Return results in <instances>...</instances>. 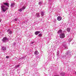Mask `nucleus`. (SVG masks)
Instances as JSON below:
<instances>
[{
	"instance_id": "6",
	"label": "nucleus",
	"mask_w": 76,
	"mask_h": 76,
	"mask_svg": "<svg viewBox=\"0 0 76 76\" xmlns=\"http://www.w3.org/2000/svg\"><path fill=\"white\" fill-rule=\"evenodd\" d=\"M63 46L64 47V48H66V49H67L68 48L67 47V45H66V42L63 44Z\"/></svg>"
},
{
	"instance_id": "33",
	"label": "nucleus",
	"mask_w": 76,
	"mask_h": 76,
	"mask_svg": "<svg viewBox=\"0 0 76 76\" xmlns=\"http://www.w3.org/2000/svg\"><path fill=\"white\" fill-rule=\"evenodd\" d=\"M67 54H68V53H67Z\"/></svg>"
},
{
	"instance_id": "30",
	"label": "nucleus",
	"mask_w": 76,
	"mask_h": 76,
	"mask_svg": "<svg viewBox=\"0 0 76 76\" xmlns=\"http://www.w3.org/2000/svg\"><path fill=\"white\" fill-rule=\"evenodd\" d=\"M14 45H15V44H16V43H14Z\"/></svg>"
},
{
	"instance_id": "11",
	"label": "nucleus",
	"mask_w": 76,
	"mask_h": 76,
	"mask_svg": "<svg viewBox=\"0 0 76 76\" xmlns=\"http://www.w3.org/2000/svg\"><path fill=\"white\" fill-rule=\"evenodd\" d=\"M62 32V30L61 29L59 30L57 32L58 34H61Z\"/></svg>"
},
{
	"instance_id": "34",
	"label": "nucleus",
	"mask_w": 76,
	"mask_h": 76,
	"mask_svg": "<svg viewBox=\"0 0 76 76\" xmlns=\"http://www.w3.org/2000/svg\"><path fill=\"white\" fill-rule=\"evenodd\" d=\"M2 35H4V34H2Z\"/></svg>"
},
{
	"instance_id": "2",
	"label": "nucleus",
	"mask_w": 76,
	"mask_h": 76,
	"mask_svg": "<svg viewBox=\"0 0 76 76\" xmlns=\"http://www.w3.org/2000/svg\"><path fill=\"white\" fill-rule=\"evenodd\" d=\"M2 41L3 42H8V41H9V39L8 38H7V37H4L3 38Z\"/></svg>"
},
{
	"instance_id": "12",
	"label": "nucleus",
	"mask_w": 76,
	"mask_h": 76,
	"mask_svg": "<svg viewBox=\"0 0 76 76\" xmlns=\"http://www.w3.org/2000/svg\"><path fill=\"white\" fill-rule=\"evenodd\" d=\"M15 3H12L11 4V7H14V6H15Z\"/></svg>"
},
{
	"instance_id": "14",
	"label": "nucleus",
	"mask_w": 76,
	"mask_h": 76,
	"mask_svg": "<svg viewBox=\"0 0 76 76\" xmlns=\"http://www.w3.org/2000/svg\"><path fill=\"white\" fill-rule=\"evenodd\" d=\"M34 53V54L35 55H38V52L37 51H35Z\"/></svg>"
},
{
	"instance_id": "24",
	"label": "nucleus",
	"mask_w": 76,
	"mask_h": 76,
	"mask_svg": "<svg viewBox=\"0 0 76 76\" xmlns=\"http://www.w3.org/2000/svg\"><path fill=\"white\" fill-rule=\"evenodd\" d=\"M10 29H9L7 31V32H8L9 33V32H10Z\"/></svg>"
},
{
	"instance_id": "5",
	"label": "nucleus",
	"mask_w": 76,
	"mask_h": 76,
	"mask_svg": "<svg viewBox=\"0 0 76 76\" xmlns=\"http://www.w3.org/2000/svg\"><path fill=\"white\" fill-rule=\"evenodd\" d=\"M1 50H3L4 52H5L6 50V48L5 47L3 46L1 48Z\"/></svg>"
},
{
	"instance_id": "15",
	"label": "nucleus",
	"mask_w": 76,
	"mask_h": 76,
	"mask_svg": "<svg viewBox=\"0 0 76 76\" xmlns=\"http://www.w3.org/2000/svg\"><path fill=\"white\" fill-rule=\"evenodd\" d=\"M65 75V73L64 72H62L61 73V76H64V75Z\"/></svg>"
},
{
	"instance_id": "25",
	"label": "nucleus",
	"mask_w": 76,
	"mask_h": 76,
	"mask_svg": "<svg viewBox=\"0 0 76 76\" xmlns=\"http://www.w3.org/2000/svg\"><path fill=\"white\" fill-rule=\"evenodd\" d=\"M56 44L57 45H58L59 44V42H56Z\"/></svg>"
},
{
	"instance_id": "32",
	"label": "nucleus",
	"mask_w": 76,
	"mask_h": 76,
	"mask_svg": "<svg viewBox=\"0 0 76 76\" xmlns=\"http://www.w3.org/2000/svg\"><path fill=\"white\" fill-rule=\"evenodd\" d=\"M37 58H38V57L37 56Z\"/></svg>"
},
{
	"instance_id": "31",
	"label": "nucleus",
	"mask_w": 76,
	"mask_h": 76,
	"mask_svg": "<svg viewBox=\"0 0 76 76\" xmlns=\"http://www.w3.org/2000/svg\"><path fill=\"white\" fill-rule=\"evenodd\" d=\"M1 20H0V22H1Z\"/></svg>"
},
{
	"instance_id": "13",
	"label": "nucleus",
	"mask_w": 76,
	"mask_h": 76,
	"mask_svg": "<svg viewBox=\"0 0 76 76\" xmlns=\"http://www.w3.org/2000/svg\"><path fill=\"white\" fill-rule=\"evenodd\" d=\"M66 31L68 32H70V28H67L66 29Z\"/></svg>"
},
{
	"instance_id": "4",
	"label": "nucleus",
	"mask_w": 76,
	"mask_h": 76,
	"mask_svg": "<svg viewBox=\"0 0 76 76\" xmlns=\"http://www.w3.org/2000/svg\"><path fill=\"white\" fill-rule=\"evenodd\" d=\"M60 37L61 38H64L65 37V34L63 33H61L60 35Z\"/></svg>"
},
{
	"instance_id": "35",
	"label": "nucleus",
	"mask_w": 76,
	"mask_h": 76,
	"mask_svg": "<svg viewBox=\"0 0 76 76\" xmlns=\"http://www.w3.org/2000/svg\"><path fill=\"white\" fill-rule=\"evenodd\" d=\"M66 54H67V53H66Z\"/></svg>"
},
{
	"instance_id": "17",
	"label": "nucleus",
	"mask_w": 76,
	"mask_h": 76,
	"mask_svg": "<svg viewBox=\"0 0 76 76\" xmlns=\"http://www.w3.org/2000/svg\"><path fill=\"white\" fill-rule=\"evenodd\" d=\"M3 4H4V5H6V6H7L8 7H9V5H8V4H7V3H4Z\"/></svg>"
},
{
	"instance_id": "16",
	"label": "nucleus",
	"mask_w": 76,
	"mask_h": 76,
	"mask_svg": "<svg viewBox=\"0 0 76 76\" xmlns=\"http://www.w3.org/2000/svg\"><path fill=\"white\" fill-rule=\"evenodd\" d=\"M38 37H41L42 36V34L41 33L39 34V35H38Z\"/></svg>"
},
{
	"instance_id": "21",
	"label": "nucleus",
	"mask_w": 76,
	"mask_h": 76,
	"mask_svg": "<svg viewBox=\"0 0 76 76\" xmlns=\"http://www.w3.org/2000/svg\"><path fill=\"white\" fill-rule=\"evenodd\" d=\"M12 34V31H10L8 33L9 34Z\"/></svg>"
},
{
	"instance_id": "8",
	"label": "nucleus",
	"mask_w": 76,
	"mask_h": 76,
	"mask_svg": "<svg viewBox=\"0 0 76 76\" xmlns=\"http://www.w3.org/2000/svg\"><path fill=\"white\" fill-rule=\"evenodd\" d=\"M62 19V18L61 16H59L57 18V20H59V21H60V20H61Z\"/></svg>"
},
{
	"instance_id": "3",
	"label": "nucleus",
	"mask_w": 76,
	"mask_h": 76,
	"mask_svg": "<svg viewBox=\"0 0 76 76\" xmlns=\"http://www.w3.org/2000/svg\"><path fill=\"white\" fill-rule=\"evenodd\" d=\"M25 8H26V7L25 6H23V7H22V8L19 9L18 10V11L19 12H22V10H25Z\"/></svg>"
},
{
	"instance_id": "9",
	"label": "nucleus",
	"mask_w": 76,
	"mask_h": 76,
	"mask_svg": "<svg viewBox=\"0 0 76 76\" xmlns=\"http://www.w3.org/2000/svg\"><path fill=\"white\" fill-rule=\"evenodd\" d=\"M41 15L42 17H43L44 15V11H41Z\"/></svg>"
},
{
	"instance_id": "27",
	"label": "nucleus",
	"mask_w": 76,
	"mask_h": 76,
	"mask_svg": "<svg viewBox=\"0 0 76 76\" xmlns=\"http://www.w3.org/2000/svg\"><path fill=\"white\" fill-rule=\"evenodd\" d=\"M17 20H18V18H16L15 19V21H17Z\"/></svg>"
},
{
	"instance_id": "1",
	"label": "nucleus",
	"mask_w": 76,
	"mask_h": 76,
	"mask_svg": "<svg viewBox=\"0 0 76 76\" xmlns=\"http://www.w3.org/2000/svg\"><path fill=\"white\" fill-rule=\"evenodd\" d=\"M1 7L2 12H5L8 9V8L6 7V6H4L3 4H1Z\"/></svg>"
},
{
	"instance_id": "7",
	"label": "nucleus",
	"mask_w": 76,
	"mask_h": 76,
	"mask_svg": "<svg viewBox=\"0 0 76 76\" xmlns=\"http://www.w3.org/2000/svg\"><path fill=\"white\" fill-rule=\"evenodd\" d=\"M39 33H41V32L40 31H36L35 32V34L36 35H37L38 34H39Z\"/></svg>"
},
{
	"instance_id": "23",
	"label": "nucleus",
	"mask_w": 76,
	"mask_h": 76,
	"mask_svg": "<svg viewBox=\"0 0 76 76\" xmlns=\"http://www.w3.org/2000/svg\"><path fill=\"white\" fill-rule=\"evenodd\" d=\"M39 5H41V4H42V2H39Z\"/></svg>"
},
{
	"instance_id": "20",
	"label": "nucleus",
	"mask_w": 76,
	"mask_h": 76,
	"mask_svg": "<svg viewBox=\"0 0 76 76\" xmlns=\"http://www.w3.org/2000/svg\"><path fill=\"white\" fill-rule=\"evenodd\" d=\"M68 41H69V42H71V41H72V39L70 38H69L68 39Z\"/></svg>"
},
{
	"instance_id": "22",
	"label": "nucleus",
	"mask_w": 76,
	"mask_h": 76,
	"mask_svg": "<svg viewBox=\"0 0 76 76\" xmlns=\"http://www.w3.org/2000/svg\"><path fill=\"white\" fill-rule=\"evenodd\" d=\"M19 67V65H18L15 66L16 69V68H18V67Z\"/></svg>"
},
{
	"instance_id": "26",
	"label": "nucleus",
	"mask_w": 76,
	"mask_h": 76,
	"mask_svg": "<svg viewBox=\"0 0 76 76\" xmlns=\"http://www.w3.org/2000/svg\"><path fill=\"white\" fill-rule=\"evenodd\" d=\"M6 58H9V56H6Z\"/></svg>"
},
{
	"instance_id": "10",
	"label": "nucleus",
	"mask_w": 76,
	"mask_h": 76,
	"mask_svg": "<svg viewBox=\"0 0 76 76\" xmlns=\"http://www.w3.org/2000/svg\"><path fill=\"white\" fill-rule=\"evenodd\" d=\"M36 17L37 18H39L40 17V15H39V13H37L36 15Z\"/></svg>"
},
{
	"instance_id": "18",
	"label": "nucleus",
	"mask_w": 76,
	"mask_h": 76,
	"mask_svg": "<svg viewBox=\"0 0 76 76\" xmlns=\"http://www.w3.org/2000/svg\"><path fill=\"white\" fill-rule=\"evenodd\" d=\"M57 56H59V51H58L57 52Z\"/></svg>"
},
{
	"instance_id": "28",
	"label": "nucleus",
	"mask_w": 76,
	"mask_h": 76,
	"mask_svg": "<svg viewBox=\"0 0 76 76\" xmlns=\"http://www.w3.org/2000/svg\"><path fill=\"white\" fill-rule=\"evenodd\" d=\"M54 76H60L58 75H54Z\"/></svg>"
},
{
	"instance_id": "19",
	"label": "nucleus",
	"mask_w": 76,
	"mask_h": 76,
	"mask_svg": "<svg viewBox=\"0 0 76 76\" xmlns=\"http://www.w3.org/2000/svg\"><path fill=\"white\" fill-rule=\"evenodd\" d=\"M25 56L22 57L20 58L19 59H24L25 58Z\"/></svg>"
},
{
	"instance_id": "29",
	"label": "nucleus",
	"mask_w": 76,
	"mask_h": 76,
	"mask_svg": "<svg viewBox=\"0 0 76 76\" xmlns=\"http://www.w3.org/2000/svg\"><path fill=\"white\" fill-rule=\"evenodd\" d=\"M31 43V44H34V42H32Z\"/></svg>"
}]
</instances>
